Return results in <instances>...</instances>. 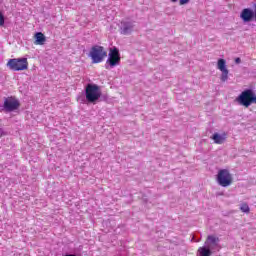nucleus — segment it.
<instances>
[{"mask_svg":"<svg viewBox=\"0 0 256 256\" xmlns=\"http://www.w3.org/2000/svg\"><path fill=\"white\" fill-rule=\"evenodd\" d=\"M85 97L80 98L81 103H92V105H97V101L101 99V87L97 84L88 83L84 89Z\"/></svg>","mask_w":256,"mask_h":256,"instance_id":"f257e3e1","label":"nucleus"},{"mask_svg":"<svg viewBox=\"0 0 256 256\" xmlns=\"http://www.w3.org/2000/svg\"><path fill=\"white\" fill-rule=\"evenodd\" d=\"M7 67L11 71H25L29 69V62L27 58H13L8 60Z\"/></svg>","mask_w":256,"mask_h":256,"instance_id":"f03ea898","label":"nucleus"},{"mask_svg":"<svg viewBox=\"0 0 256 256\" xmlns=\"http://www.w3.org/2000/svg\"><path fill=\"white\" fill-rule=\"evenodd\" d=\"M216 181L220 187H231L233 184V175L227 169H221L218 171Z\"/></svg>","mask_w":256,"mask_h":256,"instance_id":"7ed1b4c3","label":"nucleus"},{"mask_svg":"<svg viewBox=\"0 0 256 256\" xmlns=\"http://www.w3.org/2000/svg\"><path fill=\"white\" fill-rule=\"evenodd\" d=\"M89 57L92 59V63H102L103 59L107 57V52L103 46H93L89 52Z\"/></svg>","mask_w":256,"mask_h":256,"instance_id":"20e7f679","label":"nucleus"},{"mask_svg":"<svg viewBox=\"0 0 256 256\" xmlns=\"http://www.w3.org/2000/svg\"><path fill=\"white\" fill-rule=\"evenodd\" d=\"M121 63V55L119 54V49L111 48L108 54V59L106 61V69H113V67H117Z\"/></svg>","mask_w":256,"mask_h":256,"instance_id":"39448f33","label":"nucleus"},{"mask_svg":"<svg viewBox=\"0 0 256 256\" xmlns=\"http://www.w3.org/2000/svg\"><path fill=\"white\" fill-rule=\"evenodd\" d=\"M253 90H244L237 98L236 101L239 105L243 107H251L253 105Z\"/></svg>","mask_w":256,"mask_h":256,"instance_id":"423d86ee","label":"nucleus"},{"mask_svg":"<svg viewBox=\"0 0 256 256\" xmlns=\"http://www.w3.org/2000/svg\"><path fill=\"white\" fill-rule=\"evenodd\" d=\"M21 104L19 100L15 99L14 97H7L4 98V104L2 105V111L6 113H13V111H17Z\"/></svg>","mask_w":256,"mask_h":256,"instance_id":"0eeeda50","label":"nucleus"},{"mask_svg":"<svg viewBox=\"0 0 256 256\" xmlns=\"http://www.w3.org/2000/svg\"><path fill=\"white\" fill-rule=\"evenodd\" d=\"M204 246H206L212 254L215 253V251H219V249H221L219 246V238L213 235H209L207 237Z\"/></svg>","mask_w":256,"mask_h":256,"instance_id":"6e6552de","label":"nucleus"},{"mask_svg":"<svg viewBox=\"0 0 256 256\" xmlns=\"http://www.w3.org/2000/svg\"><path fill=\"white\" fill-rule=\"evenodd\" d=\"M121 35H131L135 31V22L131 20H123L119 26Z\"/></svg>","mask_w":256,"mask_h":256,"instance_id":"1a4fd4ad","label":"nucleus"},{"mask_svg":"<svg viewBox=\"0 0 256 256\" xmlns=\"http://www.w3.org/2000/svg\"><path fill=\"white\" fill-rule=\"evenodd\" d=\"M217 69H219V71H221V81L223 83H225V81H227V79H229V70L227 69V62L225 61V59H219L217 62Z\"/></svg>","mask_w":256,"mask_h":256,"instance_id":"9d476101","label":"nucleus"},{"mask_svg":"<svg viewBox=\"0 0 256 256\" xmlns=\"http://www.w3.org/2000/svg\"><path fill=\"white\" fill-rule=\"evenodd\" d=\"M253 17H255V12L251 8H245L242 10L240 14V18L244 23H249L250 21H253Z\"/></svg>","mask_w":256,"mask_h":256,"instance_id":"9b49d317","label":"nucleus"},{"mask_svg":"<svg viewBox=\"0 0 256 256\" xmlns=\"http://www.w3.org/2000/svg\"><path fill=\"white\" fill-rule=\"evenodd\" d=\"M211 139H213L214 143L217 145H223V143H225V139H227V136L225 134L221 135L219 133H214Z\"/></svg>","mask_w":256,"mask_h":256,"instance_id":"f8f14e48","label":"nucleus"},{"mask_svg":"<svg viewBox=\"0 0 256 256\" xmlns=\"http://www.w3.org/2000/svg\"><path fill=\"white\" fill-rule=\"evenodd\" d=\"M35 45H45L47 39L45 38V34L42 32H37L35 34Z\"/></svg>","mask_w":256,"mask_h":256,"instance_id":"ddd939ff","label":"nucleus"},{"mask_svg":"<svg viewBox=\"0 0 256 256\" xmlns=\"http://www.w3.org/2000/svg\"><path fill=\"white\" fill-rule=\"evenodd\" d=\"M213 255L211 250L207 248L206 246H202L198 249L197 256H211Z\"/></svg>","mask_w":256,"mask_h":256,"instance_id":"4468645a","label":"nucleus"},{"mask_svg":"<svg viewBox=\"0 0 256 256\" xmlns=\"http://www.w3.org/2000/svg\"><path fill=\"white\" fill-rule=\"evenodd\" d=\"M240 211H242V213H249V211H251V208H249V205L247 203H242L240 205Z\"/></svg>","mask_w":256,"mask_h":256,"instance_id":"2eb2a0df","label":"nucleus"},{"mask_svg":"<svg viewBox=\"0 0 256 256\" xmlns=\"http://www.w3.org/2000/svg\"><path fill=\"white\" fill-rule=\"evenodd\" d=\"M5 25V17L3 14H0V27H3Z\"/></svg>","mask_w":256,"mask_h":256,"instance_id":"dca6fc26","label":"nucleus"},{"mask_svg":"<svg viewBox=\"0 0 256 256\" xmlns=\"http://www.w3.org/2000/svg\"><path fill=\"white\" fill-rule=\"evenodd\" d=\"M189 3V0H180V5H187Z\"/></svg>","mask_w":256,"mask_h":256,"instance_id":"f3484780","label":"nucleus"},{"mask_svg":"<svg viewBox=\"0 0 256 256\" xmlns=\"http://www.w3.org/2000/svg\"><path fill=\"white\" fill-rule=\"evenodd\" d=\"M252 103L256 104V94H255V92L253 93V96H252Z\"/></svg>","mask_w":256,"mask_h":256,"instance_id":"a211bd4d","label":"nucleus"},{"mask_svg":"<svg viewBox=\"0 0 256 256\" xmlns=\"http://www.w3.org/2000/svg\"><path fill=\"white\" fill-rule=\"evenodd\" d=\"M235 63H236V65H239V63H241V58H236Z\"/></svg>","mask_w":256,"mask_h":256,"instance_id":"6ab92c4d","label":"nucleus"},{"mask_svg":"<svg viewBox=\"0 0 256 256\" xmlns=\"http://www.w3.org/2000/svg\"><path fill=\"white\" fill-rule=\"evenodd\" d=\"M254 17H255V21H256V4H255Z\"/></svg>","mask_w":256,"mask_h":256,"instance_id":"aec40b11","label":"nucleus"},{"mask_svg":"<svg viewBox=\"0 0 256 256\" xmlns=\"http://www.w3.org/2000/svg\"><path fill=\"white\" fill-rule=\"evenodd\" d=\"M172 3H177L179 0H171Z\"/></svg>","mask_w":256,"mask_h":256,"instance_id":"412c9836","label":"nucleus"}]
</instances>
